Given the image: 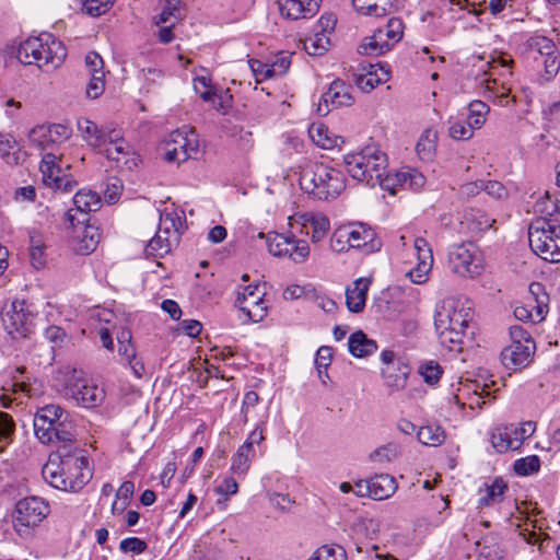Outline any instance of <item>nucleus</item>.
<instances>
[{
  "label": "nucleus",
  "instance_id": "obj_1",
  "mask_svg": "<svg viewBox=\"0 0 560 560\" xmlns=\"http://www.w3.org/2000/svg\"><path fill=\"white\" fill-rule=\"evenodd\" d=\"M343 162L349 175L368 186L381 184L384 188L395 194L396 187L419 190L425 184L424 176L416 168L404 166L395 173L383 175L387 167V156L376 145H366L358 152L348 153Z\"/></svg>",
  "mask_w": 560,
  "mask_h": 560
},
{
  "label": "nucleus",
  "instance_id": "obj_2",
  "mask_svg": "<svg viewBox=\"0 0 560 560\" xmlns=\"http://www.w3.org/2000/svg\"><path fill=\"white\" fill-rule=\"evenodd\" d=\"M472 315L470 300L453 296L444 299L436 306L434 315V326L440 343L450 350H460Z\"/></svg>",
  "mask_w": 560,
  "mask_h": 560
},
{
  "label": "nucleus",
  "instance_id": "obj_3",
  "mask_svg": "<svg viewBox=\"0 0 560 560\" xmlns=\"http://www.w3.org/2000/svg\"><path fill=\"white\" fill-rule=\"evenodd\" d=\"M42 475L51 487L69 492L80 491L92 477L89 459L81 452L51 454Z\"/></svg>",
  "mask_w": 560,
  "mask_h": 560
},
{
  "label": "nucleus",
  "instance_id": "obj_4",
  "mask_svg": "<svg viewBox=\"0 0 560 560\" xmlns=\"http://www.w3.org/2000/svg\"><path fill=\"white\" fill-rule=\"evenodd\" d=\"M301 189L318 200H329L346 188V178L340 170L323 162L306 161L300 171Z\"/></svg>",
  "mask_w": 560,
  "mask_h": 560
},
{
  "label": "nucleus",
  "instance_id": "obj_5",
  "mask_svg": "<svg viewBox=\"0 0 560 560\" xmlns=\"http://www.w3.org/2000/svg\"><path fill=\"white\" fill-rule=\"evenodd\" d=\"M33 425L36 438L43 444L71 443L77 436L74 419L59 405L39 408Z\"/></svg>",
  "mask_w": 560,
  "mask_h": 560
},
{
  "label": "nucleus",
  "instance_id": "obj_6",
  "mask_svg": "<svg viewBox=\"0 0 560 560\" xmlns=\"http://www.w3.org/2000/svg\"><path fill=\"white\" fill-rule=\"evenodd\" d=\"M67 56L65 45L50 33H42L23 42L18 50V59L24 65H37L50 72L59 68Z\"/></svg>",
  "mask_w": 560,
  "mask_h": 560
},
{
  "label": "nucleus",
  "instance_id": "obj_7",
  "mask_svg": "<svg viewBox=\"0 0 560 560\" xmlns=\"http://www.w3.org/2000/svg\"><path fill=\"white\" fill-rule=\"evenodd\" d=\"M186 228L184 211L165 208L160 214L159 230L145 247L147 255L163 257L168 254L179 244L180 236Z\"/></svg>",
  "mask_w": 560,
  "mask_h": 560
},
{
  "label": "nucleus",
  "instance_id": "obj_8",
  "mask_svg": "<svg viewBox=\"0 0 560 560\" xmlns=\"http://www.w3.org/2000/svg\"><path fill=\"white\" fill-rule=\"evenodd\" d=\"M381 242L375 231L365 223L352 222L336 229L330 237V248L335 253L362 249L366 253L378 250Z\"/></svg>",
  "mask_w": 560,
  "mask_h": 560
},
{
  "label": "nucleus",
  "instance_id": "obj_9",
  "mask_svg": "<svg viewBox=\"0 0 560 560\" xmlns=\"http://www.w3.org/2000/svg\"><path fill=\"white\" fill-rule=\"evenodd\" d=\"M532 250L546 261H560V224L546 218L535 219L528 228Z\"/></svg>",
  "mask_w": 560,
  "mask_h": 560
},
{
  "label": "nucleus",
  "instance_id": "obj_10",
  "mask_svg": "<svg viewBox=\"0 0 560 560\" xmlns=\"http://www.w3.org/2000/svg\"><path fill=\"white\" fill-rule=\"evenodd\" d=\"M49 503L37 495L16 501L12 511V527L20 537H25L49 515Z\"/></svg>",
  "mask_w": 560,
  "mask_h": 560
},
{
  "label": "nucleus",
  "instance_id": "obj_11",
  "mask_svg": "<svg viewBox=\"0 0 560 560\" xmlns=\"http://www.w3.org/2000/svg\"><path fill=\"white\" fill-rule=\"evenodd\" d=\"M511 342L501 351V361L508 370L527 368L535 355L536 343L532 335L521 326L510 328Z\"/></svg>",
  "mask_w": 560,
  "mask_h": 560
},
{
  "label": "nucleus",
  "instance_id": "obj_12",
  "mask_svg": "<svg viewBox=\"0 0 560 560\" xmlns=\"http://www.w3.org/2000/svg\"><path fill=\"white\" fill-rule=\"evenodd\" d=\"M488 70L485 71V79L480 82L483 88V95L488 100L497 103L500 106H506L510 103V89L498 79L492 78L493 74L501 69L500 75L512 74L513 59L510 55L501 54L497 57H492L487 62Z\"/></svg>",
  "mask_w": 560,
  "mask_h": 560
},
{
  "label": "nucleus",
  "instance_id": "obj_13",
  "mask_svg": "<svg viewBox=\"0 0 560 560\" xmlns=\"http://www.w3.org/2000/svg\"><path fill=\"white\" fill-rule=\"evenodd\" d=\"M83 372L67 369L63 372L65 394L84 408H93L102 404L105 398L103 388L94 384H86L82 378Z\"/></svg>",
  "mask_w": 560,
  "mask_h": 560
},
{
  "label": "nucleus",
  "instance_id": "obj_14",
  "mask_svg": "<svg viewBox=\"0 0 560 560\" xmlns=\"http://www.w3.org/2000/svg\"><path fill=\"white\" fill-rule=\"evenodd\" d=\"M448 266L455 275L463 278H472L482 272L483 260L475 244L462 243L450 248Z\"/></svg>",
  "mask_w": 560,
  "mask_h": 560
},
{
  "label": "nucleus",
  "instance_id": "obj_15",
  "mask_svg": "<svg viewBox=\"0 0 560 560\" xmlns=\"http://www.w3.org/2000/svg\"><path fill=\"white\" fill-rule=\"evenodd\" d=\"M66 221L69 223L68 229L71 230L69 238L72 249L80 255H89L94 252L101 235L96 226L88 223L89 218L85 215L78 218L73 210H68Z\"/></svg>",
  "mask_w": 560,
  "mask_h": 560
},
{
  "label": "nucleus",
  "instance_id": "obj_16",
  "mask_svg": "<svg viewBox=\"0 0 560 560\" xmlns=\"http://www.w3.org/2000/svg\"><path fill=\"white\" fill-rule=\"evenodd\" d=\"M164 158L168 162L180 163L195 158L199 152L197 133L190 128L172 131L164 143Z\"/></svg>",
  "mask_w": 560,
  "mask_h": 560
},
{
  "label": "nucleus",
  "instance_id": "obj_17",
  "mask_svg": "<svg viewBox=\"0 0 560 560\" xmlns=\"http://www.w3.org/2000/svg\"><path fill=\"white\" fill-rule=\"evenodd\" d=\"M35 315L25 300L15 299L5 311L2 322L7 332L13 338H25L34 330Z\"/></svg>",
  "mask_w": 560,
  "mask_h": 560
},
{
  "label": "nucleus",
  "instance_id": "obj_18",
  "mask_svg": "<svg viewBox=\"0 0 560 560\" xmlns=\"http://www.w3.org/2000/svg\"><path fill=\"white\" fill-rule=\"evenodd\" d=\"M44 185L59 191H70L75 182L62 167L61 154L49 151L43 154L39 164Z\"/></svg>",
  "mask_w": 560,
  "mask_h": 560
},
{
  "label": "nucleus",
  "instance_id": "obj_19",
  "mask_svg": "<svg viewBox=\"0 0 560 560\" xmlns=\"http://www.w3.org/2000/svg\"><path fill=\"white\" fill-rule=\"evenodd\" d=\"M526 303L514 308V316L521 322L539 323L548 313L549 296L539 282L530 283Z\"/></svg>",
  "mask_w": 560,
  "mask_h": 560
},
{
  "label": "nucleus",
  "instance_id": "obj_20",
  "mask_svg": "<svg viewBox=\"0 0 560 560\" xmlns=\"http://www.w3.org/2000/svg\"><path fill=\"white\" fill-rule=\"evenodd\" d=\"M265 293L258 284L240 287L236 291L235 306L253 323L261 322L267 315Z\"/></svg>",
  "mask_w": 560,
  "mask_h": 560
},
{
  "label": "nucleus",
  "instance_id": "obj_21",
  "mask_svg": "<svg viewBox=\"0 0 560 560\" xmlns=\"http://www.w3.org/2000/svg\"><path fill=\"white\" fill-rule=\"evenodd\" d=\"M492 393L488 384L478 382L466 381L460 384L454 399L458 406L464 408L466 405L470 409L482 408L488 401L493 399Z\"/></svg>",
  "mask_w": 560,
  "mask_h": 560
},
{
  "label": "nucleus",
  "instance_id": "obj_22",
  "mask_svg": "<svg viewBox=\"0 0 560 560\" xmlns=\"http://www.w3.org/2000/svg\"><path fill=\"white\" fill-rule=\"evenodd\" d=\"M290 226L294 229L296 225L305 230V233H311L314 243L323 241L330 230L329 219L322 213H302L289 218Z\"/></svg>",
  "mask_w": 560,
  "mask_h": 560
},
{
  "label": "nucleus",
  "instance_id": "obj_23",
  "mask_svg": "<svg viewBox=\"0 0 560 560\" xmlns=\"http://www.w3.org/2000/svg\"><path fill=\"white\" fill-rule=\"evenodd\" d=\"M115 319L116 315L114 312L102 307L94 308L90 315L91 327L97 330L103 347L109 351L114 350L112 328L114 327Z\"/></svg>",
  "mask_w": 560,
  "mask_h": 560
},
{
  "label": "nucleus",
  "instance_id": "obj_24",
  "mask_svg": "<svg viewBox=\"0 0 560 560\" xmlns=\"http://www.w3.org/2000/svg\"><path fill=\"white\" fill-rule=\"evenodd\" d=\"M117 340L120 362L127 364L137 378H141L145 369L142 360L137 355L136 347L131 341V332L129 330H122L120 335H118Z\"/></svg>",
  "mask_w": 560,
  "mask_h": 560
},
{
  "label": "nucleus",
  "instance_id": "obj_25",
  "mask_svg": "<svg viewBox=\"0 0 560 560\" xmlns=\"http://www.w3.org/2000/svg\"><path fill=\"white\" fill-rule=\"evenodd\" d=\"M320 101L324 103L325 109L322 108L320 103L318 110L325 115L332 108L350 106L353 103V97L350 93V86H348L345 82L340 80H336L322 95Z\"/></svg>",
  "mask_w": 560,
  "mask_h": 560
},
{
  "label": "nucleus",
  "instance_id": "obj_26",
  "mask_svg": "<svg viewBox=\"0 0 560 560\" xmlns=\"http://www.w3.org/2000/svg\"><path fill=\"white\" fill-rule=\"evenodd\" d=\"M320 0H278L279 10L288 20L310 19L319 9Z\"/></svg>",
  "mask_w": 560,
  "mask_h": 560
},
{
  "label": "nucleus",
  "instance_id": "obj_27",
  "mask_svg": "<svg viewBox=\"0 0 560 560\" xmlns=\"http://www.w3.org/2000/svg\"><path fill=\"white\" fill-rule=\"evenodd\" d=\"M389 80V70L381 63L369 65L362 68L358 74L355 83L358 88L369 93L376 86L386 83Z\"/></svg>",
  "mask_w": 560,
  "mask_h": 560
},
{
  "label": "nucleus",
  "instance_id": "obj_28",
  "mask_svg": "<svg viewBox=\"0 0 560 560\" xmlns=\"http://www.w3.org/2000/svg\"><path fill=\"white\" fill-rule=\"evenodd\" d=\"M508 485L502 478H494L490 482H485L478 490L477 508H490L500 504L504 500Z\"/></svg>",
  "mask_w": 560,
  "mask_h": 560
},
{
  "label": "nucleus",
  "instance_id": "obj_29",
  "mask_svg": "<svg viewBox=\"0 0 560 560\" xmlns=\"http://www.w3.org/2000/svg\"><path fill=\"white\" fill-rule=\"evenodd\" d=\"M370 284L369 278H358L346 290V304L350 312L359 313L364 308Z\"/></svg>",
  "mask_w": 560,
  "mask_h": 560
},
{
  "label": "nucleus",
  "instance_id": "obj_30",
  "mask_svg": "<svg viewBox=\"0 0 560 560\" xmlns=\"http://www.w3.org/2000/svg\"><path fill=\"white\" fill-rule=\"evenodd\" d=\"M313 143L322 149L331 150L340 147L343 139L328 129L323 122H313L308 128Z\"/></svg>",
  "mask_w": 560,
  "mask_h": 560
},
{
  "label": "nucleus",
  "instance_id": "obj_31",
  "mask_svg": "<svg viewBox=\"0 0 560 560\" xmlns=\"http://www.w3.org/2000/svg\"><path fill=\"white\" fill-rule=\"evenodd\" d=\"M517 439L512 435V425L503 424L494 428L490 434L492 447L501 454L517 451Z\"/></svg>",
  "mask_w": 560,
  "mask_h": 560
},
{
  "label": "nucleus",
  "instance_id": "obj_32",
  "mask_svg": "<svg viewBox=\"0 0 560 560\" xmlns=\"http://www.w3.org/2000/svg\"><path fill=\"white\" fill-rule=\"evenodd\" d=\"M368 489H370V497L372 499L385 500L396 492L397 483L394 477L381 474L370 479Z\"/></svg>",
  "mask_w": 560,
  "mask_h": 560
},
{
  "label": "nucleus",
  "instance_id": "obj_33",
  "mask_svg": "<svg viewBox=\"0 0 560 560\" xmlns=\"http://www.w3.org/2000/svg\"><path fill=\"white\" fill-rule=\"evenodd\" d=\"M73 203V213L80 214L78 218H83V215L89 218V212L100 209L101 197L97 192L83 188L74 195Z\"/></svg>",
  "mask_w": 560,
  "mask_h": 560
},
{
  "label": "nucleus",
  "instance_id": "obj_34",
  "mask_svg": "<svg viewBox=\"0 0 560 560\" xmlns=\"http://www.w3.org/2000/svg\"><path fill=\"white\" fill-rule=\"evenodd\" d=\"M348 349L353 357L365 358L375 353L377 345L373 339L368 338L363 331L358 330L349 337Z\"/></svg>",
  "mask_w": 560,
  "mask_h": 560
},
{
  "label": "nucleus",
  "instance_id": "obj_35",
  "mask_svg": "<svg viewBox=\"0 0 560 560\" xmlns=\"http://www.w3.org/2000/svg\"><path fill=\"white\" fill-rule=\"evenodd\" d=\"M450 501L440 495L431 497L429 506L427 510L428 523L432 526H440L450 515Z\"/></svg>",
  "mask_w": 560,
  "mask_h": 560
},
{
  "label": "nucleus",
  "instance_id": "obj_36",
  "mask_svg": "<svg viewBox=\"0 0 560 560\" xmlns=\"http://www.w3.org/2000/svg\"><path fill=\"white\" fill-rule=\"evenodd\" d=\"M77 125L83 140L89 145L95 148L103 147L105 140L104 131L94 121L88 118H79Z\"/></svg>",
  "mask_w": 560,
  "mask_h": 560
},
{
  "label": "nucleus",
  "instance_id": "obj_37",
  "mask_svg": "<svg viewBox=\"0 0 560 560\" xmlns=\"http://www.w3.org/2000/svg\"><path fill=\"white\" fill-rule=\"evenodd\" d=\"M352 4L359 13L383 16L394 8V0H352Z\"/></svg>",
  "mask_w": 560,
  "mask_h": 560
},
{
  "label": "nucleus",
  "instance_id": "obj_38",
  "mask_svg": "<svg viewBox=\"0 0 560 560\" xmlns=\"http://www.w3.org/2000/svg\"><path fill=\"white\" fill-rule=\"evenodd\" d=\"M254 457L255 451L248 450L247 446L240 445L232 456L230 470L238 478H244L250 468Z\"/></svg>",
  "mask_w": 560,
  "mask_h": 560
},
{
  "label": "nucleus",
  "instance_id": "obj_39",
  "mask_svg": "<svg viewBox=\"0 0 560 560\" xmlns=\"http://www.w3.org/2000/svg\"><path fill=\"white\" fill-rule=\"evenodd\" d=\"M404 28H405V26L400 19L390 18L387 21L386 25H384L382 27H377L375 30V33L377 35H381V37L383 38V42L388 44V48L390 50L392 47L402 38Z\"/></svg>",
  "mask_w": 560,
  "mask_h": 560
},
{
  "label": "nucleus",
  "instance_id": "obj_40",
  "mask_svg": "<svg viewBox=\"0 0 560 560\" xmlns=\"http://www.w3.org/2000/svg\"><path fill=\"white\" fill-rule=\"evenodd\" d=\"M494 220L490 219L487 213L479 209H470L464 214L463 224L466 225L470 233H479L491 228Z\"/></svg>",
  "mask_w": 560,
  "mask_h": 560
},
{
  "label": "nucleus",
  "instance_id": "obj_41",
  "mask_svg": "<svg viewBox=\"0 0 560 560\" xmlns=\"http://www.w3.org/2000/svg\"><path fill=\"white\" fill-rule=\"evenodd\" d=\"M330 45L329 37L324 33L313 31L303 39V48L311 56L324 55Z\"/></svg>",
  "mask_w": 560,
  "mask_h": 560
},
{
  "label": "nucleus",
  "instance_id": "obj_42",
  "mask_svg": "<svg viewBox=\"0 0 560 560\" xmlns=\"http://www.w3.org/2000/svg\"><path fill=\"white\" fill-rule=\"evenodd\" d=\"M0 156L8 165L19 163V145L10 133H0Z\"/></svg>",
  "mask_w": 560,
  "mask_h": 560
},
{
  "label": "nucleus",
  "instance_id": "obj_43",
  "mask_svg": "<svg viewBox=\"0 0 560 560\" xmlns=\"http://www.w3.org/2000/svg\"><path fill=\"white\" fill-rule=\"evenodd\" d=\"M438 141V132L433 129H425L420 136L416 151L421 160H430L434 152Z\"/></svg>",
  "mask_w": 560,
  "mask_h": 560
},
{
  "label": "nucleus",
  "instance_id": "obj_44",
  "mask_svg": "<svg viewBox=\"0 0 560 560\" xmlns=\"http://www.w3.org/2000/svg\"><path fill=\"white\" fill-rule=\"evenodd\" d=\"M259 238H266L267 247L272 256L283 258L288 252V235L279 233H268L265 235L262 232L257 235Z\"/></svg>",
  "mask_w": 560,
  "mask_h": 560
},
{
  "label": "nucleus",
  "instance_id": "obj_45",
  "mask_svg": "<svg viewBox=\"0 0 560 560\" xmlns=\"http://www.w3.org/2000/svg\"><path fill=\"white\" fill-rule=\"evenodd\" d=\"M388 50V44L383 42L381 35H377L375 32L372 36L365 37L358 47L359 54L368 56H378Z\"/></svg>",
  "mask_w": 560,
  "mask_h": 560
},
{
  "label": "nucleus",
  "instance_id": "obj_46",
  "mask_svg": "<svg viewBox=\"0 0 560 560\" xmlns=\"http://www.w3.org/2000/svg\"><path fill=\"white\" fill-rule=\"evenodd\" d=\"M288 254L284 257L290 258L296 264L304 262L310 256V246L304 240H296L293 235H288Z\"/></svg>",
  "mask_w": 560,
  "mask_h": 560
},
{
  "label": "nucleus",
  "instance_id": "obj_47",
  "mask_svg": "<svg viewBox=\"0 0 560 560\" xmlns=\"http://www.w3.org/2000/svg\"><path fill=\"white\" fill-rule=\"evenodd\" d=\"M489 106L482 101H472L468 106L467 124L475 130L480 129L486 122Z\"/></svg>",
  "mask_w": 560,
  "mask_h": 560
},
{
  "label": "nucleus",
  "instance_id": "obj_48",
  "mask_svg": "<svg viewBox=\"0 0 560 560\" xmlns=\"http://www.w3.org/2000/svg\"><path fill=\"white\" fill-rule=\"evenodd\" d=\"M534 59L538 65H542L544 67V71L539 74L540 82H549L560 70V54L558 50L540 60H538L537 57H534Z\"/></svg>",
  "mask_w": 560,
  "mask_h": 560
},
{
  "label": "nucleus",
  "instance_id": "obj_49",
  "mask_svg": "<svg viewBox=\"0 0 560 560\" xmlns=\"http://www.w3.org/2000/svg\"><path fill=\"white\" fill-rule=\"evenodd\" d=\"M434 259H419L416 267L406 272V277L416 284H423L430 278Z\"/></svg>",
  "mask_w": 560,
  "mask_h": 560
},
{
  "label": "nucleus",
  "instance_id": "obj_50",
  "mask_svg": "<svg viewBox=\"0 0 560 560\" xmlns=\"http://www.w3.org/2000/svg\"><path fill=\"white\" fill-rule=\"evenodd\" d=\"M528 47L535 55L534 57H537L538 60L550 54L557 52L558 50L555 43L545 36L530 37L528 40Z\"/></svg>",
  "mask_w": 560,
  "mask_h": 560
},
{
  "label": "nucleus",
  "instance_id": "obj_51",
  "mask_svg": "<svg viewBox=\"0 0 560 560\" xmlns=\"http://www.w3.org/2000/svg\"><path fill=\"white\" fill-rule=\"evenodd\" d=\"M417 435L420 443L429 446H438L445 440L444 431L438 425L421 427Z\"/></svg>",
  "mask_w": 560,
  "mask_h": 560
},
{
  "label": "nucleus",
  "instance_id": "obj_52",
  "mask_svg": "<svg viewBox=\"0 0 560 560\" xmlns=\"http://www.w3.org/2000/svg\"><path fill=\"white\" fill-rule=\"evenodd\" d=\"M15 423L13 418L0 411V453L3 452L13 441Z\"/></svg>",
  "mask_w": 560,
  "mask_h": 560
},
{
  "label": "nucleus",
  "instance_id": "obj_53",
  "mask_svg": "<svg viewBox=\"0 0 560 560\" xmlns=\"http://www.w3.org/2000/svg\"><path fill=\"white\" fill-rule=\"evenodd\" d=\"M513 469L517 476L522 477L537 474L540 469V458L537 455L518 458L514 462Z\"/></svg>",
  "mask_w": 560,
  "mask_h": 560
},
{
  "label": "nucleus",
  "instance_id": "obj_54",
  "mask_svg": "<svg viewBox=\"0 0 560 560\" xmlns=\"http://www.w3.org/2000/svg\"><path fill=\"white\" fill-rule=\"evenodd\" d=\"M418 372L422 376L423 381L429 385H435L443 374L441 365L433 360L421 363Z\"/></svg>",
  "mask_w": 560,
  "mask_h": 560
},
{
  "label": "nucleus",
  "instance_id": "obj_55",
  "mask_svg": "<svg viewBox=\"0 0 560 560\" xmlns=\"http://www.w3.org/2000/svg\"><path fill=\"white\" fill-rule=\"evenodd\" d=\"M195 92L207 103H214L215 92L209 75H198L192 81Z\"/></svg>",
  "mask_w": 560,
  "mask_h": 560
},
{
  "label": "nucleus",
  "instance_id": "obj_56",
  "mask_svg": "<svg viewBox=\"0 0 560 560\" xmlns=\"http://www.w3.org/2000/svg\"><path fill=\"white\" fill-rule=\"evenodd\" d=\"M475 129L467 124L466 119L450 120L448 132L454 140H468L474 136Z\"/></svg>",
  "mask_w": 560,
  "mask_h": 560
},
{
  "label": "nucleus",
  "instance_id": "obj_57",
  "mask_svg": "<svg viewBox=\"0 0 560 560\" xmlns=\"http://www.w3.org/2000/svg\"><path fill=\"white\" fill-rule=\"evenodd\" d=\"M182 18L180 0H165V4L161 14L156 20V24L171 22L172 19L179 20Z\"/></svg>",
  "mask_w": 560,
  "mask_h": 560
},
{
  "label": "nucleus",
  "instance_id": "obj_58",
  "mask_svg": "<svg viewBox=\"0 0 560 560\" xmlns=\"http://www.w3.org/2000/svg\"><path fill=\"white\" fill-rule=\"evenodd\" d=\"M30 255L35 268H40L45 264V245L39 235L31 236Z\"/></svg>",
  "mask_w": 560,
  "mask_h": 560
},
{
  "label": "nucleus",
  "instance_id": "obj_59",
  "mask_svg": "<svg viewBox=\"0 0 560 560\" xmlns=\"http://www.w3.org/2000/svg\"><path fill=\"white\" fill-rule=\"evenodd\" d=\"M28 140L32 145L40 150H46L52 143L45 125L34 127L28 133Z\"/></svg>",
  "mask_w": 560,
  "mask_h": 560
},
{
  "label": "nucleus",
  "instance_id": "obj_60",
  "mask_svg": "<svg viewBox=\"0 0 560 560\" xmlns=\"http://www.w3.org/2000/svg\"><path fill=\"white\" fill-rule=\"evenodd\" d=\"M130 151H131V148L125 140L118 141L116 143L114 142L113 144L107 145L105 148L107 158L116 161L117 163H119V162L127 163V160H125V158L127 155H129Z\"/></svg>",
  "mask_w": 560,
  "mask_h": 560
},
{
  "label": "nucleus",
  "instance_id": "obj_61",
  "mask_svg": "<svg viewBox=\"0 0 560 560\" xmlns=\"http://www.w3.org/2000/svg\"><path fill=\"white\" fill-rule=\"evenodd\" d=\"M249 67L257 82L275 77L277 71L276 67L271 66V63H264L254 59L249 61Z\"/></svg>",
  "mask_w": 560,
  "mask_h": 560
},
{
  "label": "nucleus",
  "instance_id": "obj_62",
  "mask_svg": "<svg viewBox=\"0 0 560 560\" xmlns=\"http://www.w3.org/2000/svg\"><path fill=\"white\" fill-rule=\"evenodd\" d=\"M115 0H84L83 9L92 16H100L106 13Z\"/></svg>",
  "mask_w": 560,
  "mask_h": 560
},
{
  "label": "nucleus",
  "instance_id": "obj_63",
  "mask_svg": "<svg viewBox=\"0 0 560 560\" xmlns=\"http://www.w3.org/2000/svg\"><path fill=\"white\" fill-rule=\"evenodd\" d=\"M148 545L138 537H127L119 544L120 551L125 553L140 555L145 551Z\"/></svg>",
  "mask_w": 560,
  "mask_h": 560
},
{
  "label": "nucleus",
  "instance_id": "obj_64",
  "mask_svg": "<svg viewBox=\"0 0 560 560\" xmlns=\"http://www.w3.org/2000/svg\"><path fill=\"white\" fill-rule=\"evenodd\" d=\"M89 75L105 74L104 61L102 57L95 51H89L84 59Z\"/></svg>",
  "mask_w": 560,
  "mask_h": 560
}]
</instances>
